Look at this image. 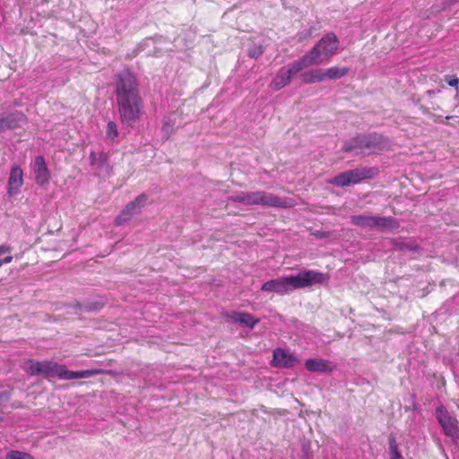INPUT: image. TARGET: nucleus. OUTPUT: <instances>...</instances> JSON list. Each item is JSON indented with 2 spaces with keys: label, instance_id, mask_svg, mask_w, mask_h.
<instances>
[{
  "label": "nucleus",
  "instance_id": "1a4fd4ad",
  "mask_svg": "<svg viewBox=\"0 0 459 459\" xmlns=\"http://www.w3.org/2000/svg\"><path fill=\"white\" fill-rule=\"evenodd\" d=\"M148 196L145 194L138 195L134 201L126 204L124 210L116 218V224L122 225L128 221L134 214L139 213L141 209L146 204Z\"/></svg>",
  "mask_w": 459,
  "mask_h": 459
},
{
  "label": "nucleus",
  "instance_id": "20e7f679",
  "mask_svg": "<svg viewBox=\"0 0 459 459\" xmlns=\"http://www.w3.org/2000/svg\"><path fill=\"white\" fill-rule=\"evenodd\" d=\"M378 174L376 167H363L347 170L335 176L330 183L336 186L356 185L364 179H371Z\"/></svg>",
  "mask_w": 459,
  "mask_h": 459
},
{
  "label": "nucleus",
  "instance_id": "a878e982",
  "mask_svg": "<svg viewBox=\"0 0 459 459\" xmlns=\"http://www.w3.org/2000/svg\"><path fill=\"white\" fill-rule=\"evenodd\" d=\"M118 136L117 126L115 122L109 121L107 125V137L115 140Z\"/></svg>",
  "mask_w": 459,
  "mask_h": 459
},
{
  "label": "nucleus",
  "instance_id": "2eb2a0df",
  "mask_svg": "<svg viewBox=\"0 0 459 459\" xmlns=\"http://www.w3.org/2000/svg\"><path fill=\"white\" fill-rule=\"evenodd\" d=\"M35 181L39 186H46L50 180V172L43 156H37L34 160Z\"/></svg>",
  "mask_w": 459,
  "mask_h": 459
},
{
  "label": "nucleus",
  "instance_id": "9d476101",
  "mask_svg": "<svg viewBox=\"0 0 459 459\" xmlns=\"http://www.w3.org/2000/svg\"><path fill=\"white\" fill-rule=\"evenodd\" d=\"M258 205L286 209L293 207L295 203L288 197H280L269 192L258 191Z\"/></svg>",
  "mask_w": 459,
  "mask_h": 459
},
{
  "label": "nucleus",
  "instance_id": "7c9ffc66",
  "mask_svg": "<svg viewBox=\"0 0 459 459\" xmlns=\"http://www.w3.org/2000/svg\"><path fill=\"white\" fill-rule=\"evenodd\" d=\"M315 235L317 238H325L327 236V234L325 232H321V231H317Z\"/></svg>",
  "mask_w": 459,
  "mask_h": 459
},
{
  "label": "nucleus",
  "instance_id": "412c9836",
  "mask_svg": "<svg viewBox=\"0 0 459 459\" xmlns=\"http://www.w3.org/2000/svg\"><path fill=\"white\" fill-rule=\"evenodd\" d=\"M117 86H134L136 83L134 74L128 68L124 69L117 74Z\"/></svg>",
  "mask_w": 459,
  "mask_h": 459
},
{
  "label": "nucleus",
  "instance_id": "f3484780",
  "mask_svg": "<svg viewBox=\"0 0 459 459\" xmlns=\"http://www.w3.org/2000/svg\"><path fill=\"white\" fill-rule=\"evenodd\" d=\"M261 290L263 291L275 292L280 295L287 294L289 292L287 277L268 281L262 285Z\"/></svg>",
  "mask_w": 459,
  "mask_h": 459
},
{
  "label": "nucleus",
  "instance_id": "4be33fe9",
  "mask_svg": "<svg viewBox=\"0 0 459 459\" xmlns=\"http://www.w3.org/2000/svg\"><path fill=\"white\" fill-rule=\"evenodd\" d=\"M91 164L97 169H102L108 166V155L105 152H91L90 154Z\"/></svg>",
  "mask_w": 459,
  "mask_h": 459
},
{
  "label": "nucleus",
  "instance_id": "f257e3e1",
  "mask_svg": "<svg viewBox=\"0 0 459 459\" xmlns=\"http://www.w3.org/2000/svg\"><path fill=\"white\" fill-rule=\"evenodd\" d=\"M30 366L28 373L30 376H43L45 377H58L60 379H77L87 378L100 373L96 369H87L82 371H69L65 366L60 365L50 360H29Z\"/></svg>",
  "mask_w": 459,
  "mask_h": 459
},
{
  "label": "nucleus",
  "instance_id": "cd10ccee",
  "mask_svg": "<svg viewBox=\"0 0 459 459\" xmlns=\"http://www.w3.org/2000/svg\"><path fill=\"white\" fill-rule=\"evenodd\" d=\"M312 35L311 30H305L303 31H299L296 35V39L299 42H302L303 40H306L309 39Z\"/></svg>",
  "mask_w": 459,
  "mask_h": 459
},
{
  "label": "nucleus",
  "instance_id": "c85d7f7f",
  "mask_svg": "<svg viewBox=\"0 0 459 459\" xmlns=\"http://www.w3.org/2000/svg\"><path fill=\"white\" fill-rule=\"evenodd\" d=\"M389 446L392 453V456H395L397 454H401L398 450L396 440L393 436L389 437Z\"/></svg>",
  "mask_w": 459,
  "mask_h": 459
},
{
  "label": "nucleus",
  "instance_id": "5701e85b",
  "mask_svg": "<svg viewBox=\"0 0 459 459\" xmlns=\"http://www.w3.org/2000/svg\"><path fill=\"white\" fill-rule=\"evenodd\" d=\"M351 221L357 227L372 230V216L353 215L351 217Z\"/></svg>",
  "mask_w": 459,
  "mask_h": 459
},
{
  "label": "nucleus",
  "instance_id": "ddd939ff",
  "mask_svg": "<svg viewBox=\"0 0 459 459\" xmlns=\"http://www.w3.org/2000/svg\"><path fill=\"white\" fill-rule=\"evenodd\" d=\"M23 185V171L15 165L11 168L8 183H7V195L13 196L20 192Z\"/></svg>",
  "mask_w": 459,
  "mask_h": 459
},
{
  "label": "nucleus",
  "instance_id": "2f4dec72",
  "mask_svg": "<svg viewBox=\"0 0 459 459\" xmlns=\"http://www.w3.org/2000/svg\"><path fill=\"white\" fill-rule=\"evenodd\" d=\"M391 459H403V456L401 454H397L395 456H392Z\"/></svg>",
  "mask_w": 459,
  "mask_h": 459
},
{
  "label": "nucleus",
  "instance_id": "423d86ee",
  "mask_svg": "<svg viewBox=\"0 0 459 459\" xmlns=\"http://www.w3.org/2000/svg\"><path fill=\"white\" fill-rule=\"evenodd\" d=\"M327 279L328 276L321 272L304 270L296 276H287L289 291L306 288L315 283H322Z\"/></svg>",
  "mask_w": 459,
  "mask_h": 459
},
{
  "label": "nucleus",
  "instance_id": "dca6fc26",
  "mask_svg": "<svg viewBox=\"0 0 459 459\" xmlns=\"http://www.w3.org/2000/svg\"><path fill=\"white\" fill-rule=\"evenodd\" d=\"M225 318L230 319L233 323H238L247 327L253 329L259 323L258 318H255L251 314L247 312H227L223 315Z\"/></svg>",
  "mask_w": 459,
  "mask_h": 459
},
{
  "label": "nucleus",
  "instance_id": "f03ea898",
  "mask_svg": "<svg viewBox=\"0 0 459 459\" xmlns=\"http://www.w3.org/2000/svg\"><path fill=\"white\" fill-rule=\"evenodd\" d=\"M118 112L123 123L132 126L142 115V100L137 88H117Z\"/></svg>",
  "mask_w": 459,
  "mask_h": 459
},
{
  "label": "nucleus",
  "instance_id": "393cba45",
  "mask_svg": "<svg viewBox=\"0 0 459 459\" xmlns=\"http://www.w3.org/2000/svg\"><path fill=\"white\" fill-rule=\"evenodd\" d=\"M5 459H34L32 455L28 453L13 450L7 453Z\"/></svg>",
  "mask_w": 459,
  "mask_h": 459
},
{
  "label": "nucleus",
  "instance_id": "0eeeda50",
  "mask_svg": "<svg viewBox=\"0 0 459 459\" xmlns=\"http://www.w3.org/2000/svg\"><path fill=\"white\" fill-rule=\"evenodd\" d=\"M349 67L332 66L327 69H316L308 73L306 76V82H319L325 80L341 79L346 76L350 72Z\"/></svg>",
  "mask_w": 459,
  "mask_h": 459
},
{
  "label": "nucleus",
  "instance_id": "6e6552de",
  "mask_svg": "<svg viewBox=\"0 0 459 459\" xmlns=\"http://www.w3.org/2000/svg\"><path fill=\"white\" fill-rule=\"evenodd\" d=\"M307 67L303 58H299L289 65L281 67L273 79L274 86H286L298 73Z\"/></svg>",
  "mask_w": 459,
  "mask_h": 459
},
{
  "label": "nucleus",
  "instance_id": "aec40b11",
  "mask_svg": "<svg viewBox=\"0 0 459 459\" xmlns=\"http://www.w3.org/2000/svg\"><path fill=\"white\" fill-rule=\"evenodd\" d=\"M234 203H240L245 205H258V191L243 192L229 198Z\"/></svg>",
  "mask_w": 459,
  "mask_h": 459
},
{
  "label": "nucleus",
  "instance_id": "39448f33",
  "mask_svg": "<svg viewBox=\"0 0 459 459\" xmlns=\"http://www.w3.org/2000/svg\"><path fill=\"white\" fill-rule=\"evenodd\" d=\"M388 142L382 135L373 134L368 135H358L346 143L342 149L344 152H352L355 149H371L374 152L386 150Z\"/></svg>",
  "mask_w": 459,
  "mask_h": 459
},
{
  "label": "nucleus",
  "instance_id": "4468645a",
  "mask_svg": "<svg viewBox=\"0 0 459 459\" xmlns=\"http://www.w3.org/2000/svg\"><path fill=\"white\" fill-rule=\"evenodd\" d=\"M27 118L24 114L19 111L0 115V132L8 129H14L26 122Z\"/></svg>",
  "mask_w": 459,
  "mask_h": 459
},
{
  "label": "nucleus",
  "instance_id": "f8f14e48",
  "mask_svg": "<svg viewBox=\"0 0 459 459\" xmlns=\"http://www.w3.org/2000/svg\"><path fill=\"white\" fill-rule=\"evenodd\" d=\"M299 359L292 354L285 351L281 348L273 351L272 365L276 368H293Z\"/></svg>",
  "mask_w": 459,
  "mask_h": 459
},
{
  "label": "nucleus",
  "instance_id": "bb28decb",
  "mask_svg": "<svg viewBox=\"0 0 459 459\" xmlns=\"http://www.w3.org/2000/svg\"><path fill=\"white\" fill-rule=\"evenodd\" d=\"M264 48L262 45H255L248 50V56L252 58H258L263 55Z\"/></svg>",
  "mask_w": 459,
  "mask_h": 459
},
{
  "label": "nucleus",
  "instance_id": "9b49d317",
  "mask_svg": "<svg viewBox=\"0 0 459 459\" xmlns=\"http://www.w3.org/2000/svg\"><path fill=\"white\" fill-rule=\"evenodd\" d=\"M437 418L446 435L455 437L458 433V421L444 409L437 410Z\"/></svg>",
  "mask_w": 459,
  "mask_h": 459
},
{
  "label": "nucleus",
  "instance_id": "7ed1b4c3",
  "mask_svg": "<svg viewBox=\"0 0 459 459\" xmlns=\"http://www.w3.org/2000/svg\"><path fill=\"white\" fill-rule=\"evenodd\" d=\"M339 40L333 32L325 34L310 50L302 56L307 66L329 60L337 51Z\"/></svg>",
  "mask_w": 459,
  "mask_h": 459
},
{
  "label": "nucleus",
  "instance_id": "6ab92c4d",
  "mask_svg": "<svg viewBox=\"0 0 459 459\" xmlns=\"http://www.w3.org/2000/svg\"><path fill=\"white\" fill-rule=\"evenodd\" d=\"M372 230H396L399 228L398 221L393 217L372 216Z\"/></svg>",
  "mask_w": 459,
  "mask_h": 459
},
{
  "label": "nucleus",
  "instance_id": "b1692460",
  "mask_svg": "<svg viewBox=\"0 0 459 459\" xmlns=\"http://www.w3.org/2000/svg\"><path fill=\"white\" fill-rule=\"evenodd\" d=\"M12 261L11 247L5 245L0 246V267L4 264H9Z\"/></svg>",
  "mask_w": 459,
  "mask_h": 459
},
{
  "label": "nucleus",
  "instance_id": "a211bd4d",
  "mask_svg": "<svg viewBox=\"0 0 459 459\" xmlns=\"http://www.w3.org/2000/svg\"><path fill=\"white\" fill-rule=\"evenodd\" d=\"M305 367L311 372H332L333 367L331 363L323 359H309L305 361Z\"/></svg>",
  "mask_w": 459,
  "mask_h": 459
},
{
  "label": "nucleus",
  "instance_id": "c756f323",
  "mask_svg": "<svg viewBox=\"0 0 459 459\" xmlns=\"http://www.w3.org/2000/svg\"><path fill=\"white\" fill-rule=\"evenodd\" d=\"M446 81L448 83V86H458L459 79L455 75H446Z\"/></svg>",
  "mask_w": 459,
  "mask_h": 459
}]
</instances>
